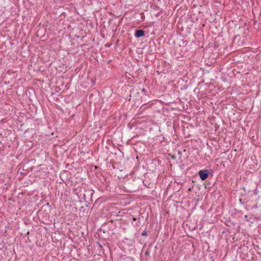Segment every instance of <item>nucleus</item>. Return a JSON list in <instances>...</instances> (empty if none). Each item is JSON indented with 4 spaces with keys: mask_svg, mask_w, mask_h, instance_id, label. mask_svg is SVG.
I'll return each mask as SVG.
<instances>
[{
    "mask_svg": "<svg viewBox=\"0 0 261 261\" xmlns=\"http://www.w3.org/2000/svg\"><path fill=\"white\" fill-rule=\"evenodd\" d=\"M214 171L211 169H202L200 170L198 174L202 181H204L207 179L209 176L212 177L213 176Z\"/></svg>",
    "mask_w": 261,
    "mask_h": 261,
    "instance_id": "1",
    "label": "nucleus"
},
{
    "mask_svg": "<svg viewBox=\"0 0 261 261\" xmlns=\"http://www.w3.org/2000/svg\"><path fill=\"white\" fill-rule=\"evenodd\" d=\"M81 198H83L85 201V205H82L80 208V212H83V215H84L85 214H87L88 212L89 203H88L86 200V194L84 193L83 197Z\"/></svg>",
    "mask_w": 261,
    "mask_h": 261,
    "instance_id": "2",
    "label": "nucleus"
},
{
    "mask_svg": "<svg viewBox=\"0 0 261 261\" xmlns=\"http://www.w3.org/2000/svg\"><path fill=\"white\" fill-rule=\"evenodd\" d=\"M114 227L113 221L111 220L108 221L107 223H103L101 226V228H100V230H102L103 232L105 233L106 231H108L107 229H108L109 230L110 229H113Z\"/></svg>",
    "mask_w": 261,
    "mask_h": 261,
    "instance_id": "3",
    "label": "nucleus"
},
{
    "mask_svg": "<svg viewBox=\"0 0 261 261\" xmlns=\"http://www.w3.org/2000/svg\"><path fill=\"white\" fill-rule=\"evenodd\" d=\"M145 35V31L142 29H136L135 31L134 36L137 38L144 37Z\"/></svg>",
    "mask_w": 261,
    "mask_h": 261,
    "instance_id": "4",
    "label": "nucleus"
},
{
    "mask_svg": "<svg viewBox=\"0 0 261 261\" xmlns=\"http://www.w3.org/2000/svg\"><path fill=\"white\" fill-rule=\"evenodd\" d=\"M132 96L139 97V92H138V90L137 89H133L130 91L129 97H131Z\"/></svg>",
    "mask_w": 261,
    "mask_h": 261,
    "instance_id": "5",
    "label": "nucleus"
},
{
    "mask_svg": "<svg viewBox=\"0 0 261 261\" xmlns=\"http://www.w3.org/2000/svg\"><path fill=\"white\" fill-rule=\"evenodd\" d=\"M140 217H139V218H135V217H134L133 218V221H136L137 220H138L139 224H137L138 226H139V225H140L141 224V223H140Z\"/></svg>",
    "mask_w": 261,
    "mask_h": 261,
    "instance_id": "6",
    "label": "nucleus"
},
{
    "mask_svg": "<svg viewBox=\"0 0 261 261\" xmlns=\"http://www.w3.org/2000/svg\"><path fill=\"white\" fill-rule=\"evenodd\" d=\"M141 235L142 236H146L147 235V233L146 230H144L142 233Z\"/></svg>",
    "mask_w": 261,
    "mask_h": 261,
    "instance_id": "7",
    "label": "nucleus"
},
{
    "mask_svg": "<svg viewBox=\"0 0 261 261\" xmlns=\"http://www.w3.org/2000/svg\"><path fill=\"white\" fill-rule=\"evenodd\" d=\"M185 167V165L184 164H181L179 165V167L180 169L183 170Z\"/></svg>",
    "mask_w": 261,
    "mask_h": 261,
    "instance_id": "8",
    "label": "nucleus"
},
{
    "mask_svg": "<svg viewBox=\"0 0 261 261\" xmlns=\"http://www.w3.org/2000/svg\"><path fill=\"white\" fill-rule=\"evenodd\" d=\"M97 243L100 248H101L102 247V245L100 244V243L99 242H97Z\"/></svg>",
    "mask_w": 261,
    "mask_h": 261,
    "instance_id": "9",
    "label": "nucleus"
},
{
    "mask_svg": "<svg viewBox=\"0 0 261 261\" xmlns=\"http://www.w3.org/2000/svg\"><path fill=\"white\" fill-rule=\"evenodd\" d=\"M148 54H151L152 53V49H149V50H148Z\"/></svg>",
    "mask_w": 261,
    "mask_h": 261,
    "instance_id": "10",
    "label": "nucleus"
},
{
    "mask_svg": "<svg viewBox=\"0 0 261 261\" xmlns=\"http://www.w3.org/2000/svg\"><path fill=\"white\" fill-rule=\"evenodd\" d=\"M256 207H257V205L256 204L254 205H253L252 206V208H256Z\"/></svg>",
    "mask_w": 261,
    "mask_h": 261,
    "instance_id": "11",
    "label": "nucleus"
},
{
    "mask_svg": "<svg viewBox=\"0 0 261 261\" xmlns=\"http://www.w3.org/2000/svg\"><path fill=\"white\" fill-rule=\"evenodd\" d=\"M142 92H146V90L145 88H143L142 90H141Z\"/></svg>",
    "mask_w": 261,
    "mask_h": 261,
    "instance_id": "12",
    "label": "nucleus"
},
{
    "mask_svg": "<svg viewBox=\"0 0 261 261\" xmlns=\"http://www.w3.org/2000/svg\"><path fill=\"white\" fill-rule=\"evenodd\" d=\"M256 247L258 248L259 251H261V248H259L258 245H257Z\"/></svg>",
    "mask_w": 261,
    "mask_h": 261,
    "instance_id": "13",
    "label": "nucleus"
},
{
    "mask_svg": "<svg viewBox=\"0 0 261 261\" xmlns=\"http://www.w3.org/2000/svg\"><path fill=\"white\" fill-rule=\"evenodd\" d=\"M172 158L173 159H175L176 158V157L174 155H173V156H172Z\"/></svg>",
    "mask_w": 261,
    "mask_h": 261,
    "instance_id": "14",
    "label": "nucleus"
},
{
    "mask_svg": "<svg viewBox=\"0 0 261 261\" xmlns=\"http://www.w3.org/2000/svg\"><path fill=\"white\" fill-rule=\"evenodd\" d=\"M145 254H148V251H146Z\"/></svg>",
    "mask_w": 261,
    "mask_h": 261,
    "instance_id": "15",
    "label": "nucleus"
},
{
    "mask_svg": "<svg viewBox=\"0 0 261 261\" xmlns=\"http://www.w3.org/2000/svg\"><path fill=\"white\" fill-rule=\"evenodd\" d=\"M106 47H110V45H107V44H106Z\"/></svg>",
    "mask_w": 261,
    "mask_h": 261,
    "instance_id": "16",
    "label": "nucleus"
},
{
    "mask_svg": "<svg viewBox=\"0 0 261 261\" xmlns=\"http://www.w3.org/2000/svg\"><path fill=\"white\" fill-rule=\"evenodd\" d=\"M137 189H138V188H134V191H136Z\"/></svg>",
    "mask_w": 261,
    "mask_h": 261,
    "instance_id": "17",
    "label": "nucleus"
},
{
    "mask_svg": "<svg viewBox=\"0 0 261 261\" xmlns=\"http://www.w3.org/2000/svg\"><path fill=\"white\" fill-rule=\"evenodd\" d=\"M239 201H240V202H242V199H240Z\"/></svg>",
    "mask_w": 261,
    "mask_h": 261,
    "instance_id": "18",
    "label": "nucleus"
},
{
    "mask_svg": "<svg viewBox=\"0 0 261 261\" xmlns=\"http://www.w3.org/2000/svg\"><path fill=\"white\" fill-rule=\"evenodd\" d=\"M243 189H244V191L245 192L246 191V190H245V187H243Z\"/></svg>",
    "mask_w": 261,
    "mask_h": 261,
    "instance_id": "19",
    "label": "nucleus"
},
{
    "mask_svg": "<svg viewBox=\"0 0 261 261\" xmlns=\"http://www.w3.org/2000/svg\"><path fill=\"white\" fill-rule=\"evenodd\" d=\"M245 218H247V215H245Z\"/></svg>",
    "mask_w": 261,
    "mask_h": 261,
    "instance_id": "20",
    "label": "nucleus"
},
{
    "mask_svg": "<svg viewBox=\"0 0 261 261\" xmlns=\"http://www.w3.org/2000/svg\"><path fill=\"white\" fill-rule=\"evenodd\" d=\"M178 154H180V153H181V152H180V151H178Z\"/></svg>",
    "mask_w": 261,
    "mask_h": 261,
    "instance_id": "21",
    "label": "nucleus"
},
{
    "mask_svg": "<svg viewBox=\"0 0 261 261\" xmlns=\"http://www.w3.org/2000/svg\"><path fill=\"white\" fill-rule=\"evenodd\" d=\"M85 192H86L87 193H89V191H86Z\"/></svg>",
    "mask_w": 261,
    "mask_h": 261,
    "instance_id": "22",
    "label": "nucleus"
},
{
    "mask_svg": "<svg viewBox=\"0 0 261 261\" xmlns=\"http://www.w3.org/2000/svg\"><path fill=\"white\" fill-rule=\"evenodd\" d=\"M27 234H29V231H28L27 233Z\"/></svg>",
    "mask_w": 261,
    "mask_h": 261,
    "instance_id": "23",
    "label": "nucleus"
},
{
    "mask_svg": "<svg viewBox=\"0 0 261 261\" xmlns=\"http://www.w3.org/2000/svg\"><path fill=\"white\" fill-rule=\"evenodd\" d=\"M2 142L0 141V145H2Z\"/></svg>",
    "mask_w": 261,
    "mask_h": 261,
    "instance_id": "24",
    "label": "nucleus"
}]
</instances>
